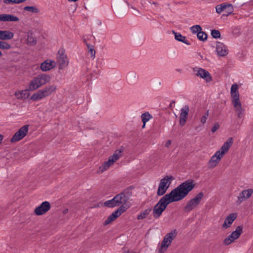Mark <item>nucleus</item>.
Listing matches in <instances>:
<instances>
[{
  "instance_id": "1",
  "label": "nucleus",
  "mask_w": 253,
  "mask_h": 253,
  "mask_svg": "<svg viewBox=\"0 0 253 253\" xmlns=\"http://www.w3.org/2000/svg\"><path fill=\"white\" fill-rule=\"evenodd\" d=\"M194 187L195 183L193 180H187L178 185L169 193L166 194L154 207L153 216L156 218H159L169 203L182 200Z\"/></svg>"
},
{
  "instance_id": "2",
  "label": "nucleus",
  "mask_w": 253,
  "mask_h": 253,
  "mask_svg": "<svg viewBox=\"0 0 253 253\" xmlns=\"http://www.w3.org/2000/svg\"><path fill=\"white\" fill-rule=\"evenodd\" d=\"M232 143L233 138L231 137L224 143L219 150L216 151L215 154L211 156L208 163L209 169H212L218 165L224 155L228 151Z\"/></svg>"
},
{
  "instance_id": "3",
  "label": "nucleus",
  "mask_w": 253,
  "mask_h": 253,
  "mask_svg": "<svg viewBox=\"0 0 253 253\" xmlns=\"http://www.w3.org/2000/svg\"><path fill=\"white\" fill-rule=\"evenodd\" d=\"M51 80L50 75L46 74H39L34 77L29 82L28 90L33 91L40 88L42 86L49 83Z\"/></svg>"
},
{
  "instance_id": "4",
  "label": "nucleus",
  "mask_w": 253,
  "mask_h": 253,
  "mask_svg": "<svg viewBox=\"0 0 253 253\" xmlns=\"http://www.w3.org/2000/svg\"><path fill=\"white\" fill-rule=\"evenodd\" d=\"M57 89V85L54 84L46 85L43 88L34 93L31 96V99L33 101L41 100L51 95L52 93H55Z\"/></svg>"
},
{
  "instance_id": "5",
  "label": "nucleus",
  "mask_w": 253,
  "mask_h": 253,
  "mask_svg": "<svg viewBox=\"0 0 253 253\" xmlns=\"http://www.w3.org/2000/svg\"><path fill=\"white\" fill-rule=\"evenodd\" d=\"M177 235L176 230H173L170 232L168 233L164 238L162 241L161 247L158 250L159 253H164L170 245L172 241L174 239Z\"/></svg>"
},
{
  "instance_id": "6",
  "label": "nucleus",
  "mask_w": 253,
  "mask_h": 253,
  "mask_svg": "<svg viewBox=\"0 0 253 253\" xmlns=\"http://www.w3.org/2000/svg\"><path fill=\"white\" fill-rule=\"evenodd\" d=\"M174 178L172 176H166L160 181L157 194L158 196L163 195L167 191Z\"/></svg>"
},
{
  "instance_id": "7",
  "label": "nucleus",
  "mask_w": 253,
  "mask_h": 253,
  "mask_svg": "<svg viewBox=\"0 0 253 253\" xmlns=\"http://www.w3.org/2000/svg\"><path fill=\"white\" fill-rule=\"evenodd\" d=\"M204 196L202 192L197 194L195 197L188 201L184 208V211L189 212L195 208L200 203Z\"/></svg>"
},
{
  "instance_id": "8",
  "label": "nucleus",
  "mask_w": 253,
  "mask_h": 253,
  "mask_svg": "<svg viewBox=\"0 0 253 253\" xmlns=\"http://www.w3.org/2000/svg\"><path fill=\"white\" fill-rule=\"evenodd\" d=\"M57 62L59 65V70H63L68 67L69 64V59L65 53L63 49L59 50L56 55Z\"/></svg>"
},
{
  "instance_id": "9",
  "label": "nucleus",
  "mask_w": 253,
  "mask_h": 253,
  "mask_svg": "<svg viewBox=\"0 0 253 253\" xmlns=\"http://www.w3.org/2000/svg\"><path fill=\"white\" fill-rule=\"evenodd\" d=\"M28 125H25L21 127L10 139L11 143L17 142L22 139L27 134L28 131Z\"/></svg>"
},
{
  "instance_id": "10",
  "label": "nucleus",
  "mask_w": 253,
  "mask_h": 253,
  "mask_svg": "<svg viewBox=\"0 0 253 253\" xmlns=\"http://www.w3.org/2000/svg\"><path fill=\"white\" fill-rule=\"evenodd\" d=\"M126 211L125 207H120L116 211L113 212L103 223V225L106 226L114 221L123 212Z\"/></svg>"
},
{
  "instance_id": "11",
  "label": "nucleus",
  "mask_w": 253,
  "mask_h": 253,
  "mask_svg": "<svg viewBox=\"0 0 253 253\" xmlns=\"http://www.w3.org/2000/svg\"><path fill=\"white\" fill-rule=\"evenodd\" d=\"M194 71L197 76L203 79L207 83H209L211 81L212 78L211 74L207 70L203 68H197L194 69Z\"/></svg>"
},
{
  "instance_id": "12",
  "label": "nucleus",
  "mask_w": 253,
  "mask_h": 253,
  "mask_svg": "<svg viewBox=\"0 0 253 253\" xmlns=\"http://www.w3.org/2000/svg\"><path fill=\"white\" fill-rule=\"evenodd\" d=\"M50 208V203L47 201H44L35 209L34 212L37 215H42L46 213Z\"/></svg>"
},
{
  "instance_id": "13",
  "label": "nucleus",
  "mask_w": 253,
  "mask_h": 253,
  "mask_svg": "<svg viewBox=\"0 0 253 253\" xmlns=\"http://www.w3.org/2000/svg\"><path fill=\"white\" fill-rule=\"evenodd\" d=\"M189 112V107L188 105H185L180 110L179 116V124L183 126L188 118V113Z\"/></svg>"
},
{
  "instance_id": "14",
  "label": "nucleus",
  "mask_w": 253,
  "mask_h": 253,
  "mask_svg": "<svg viewBox=\"0 0 253 253\" xmlns=\"http://www.w3.org/2000/svg\"><path fill=\"white\" fill-rule=\"evenodd\" d=\"M114 201H116L118 207H124V205L126 204L128 201V197L124 193H121L114 197Z\"/></svg>"
},
{
  "instance_id": "15",
  "label": "nucleus",
  "mask_w": 253,
  "mask_h": 253,
  "mask_svg": "<svg viewBox=\"0 0 253 253\" xmlns=\"http://www.w3.org/2000/svg\"><path fill=\"white\" fill-rule=\"evenodd\" d=\"M253 193L252 189H248L243 190L238 197L237 203L241 204L242 202L249 198Z\"/></svg>"
},
{
  "instance_id": "16",
  "label": "nucleus",
  "mask_w": 253,
  "mask_h": 253,
  "mask_svg": "<svg viewBox=\"0 0 253 253\" xmlns=\"http://www.w3.org/2000/svg\"><path fill=\"white\" fill-rule=\"evenodd\" d=\"M216 51L220 56H225L228 53V49L223 43L217 42L216 43Z\"/></svg>"
},
{
  "instance_id": "17",
  "label": "nucleus",
  "mask_w": 253,
  "mask_h": 253,
  "mask_svg": "<svg viewBox=\"0 0 253 253\" xmlns=\"http://www.w3.org/2000/svg\"><path fill=\"white\" fill-rule=\"evenodd\" d=\"M56 66V63L54 60H47L41 64V69L46 72L54 68Z\"/></svg>"
},
{
  "instance_id": "18",
  "label": "nucleus",
  "mask_w": 253,
  "mask_h": 253,
  "mask_svg": "<svg viewBox=\"0 0 253 253\" xmlns=\"http://www.w3.org/2000/svg\"><path fill=\"white\" fill-rule=\"evenodd\" d=\"M226 9H229L228 14H231L232 13L233 8L231 4H226L225 3H223L218 4L215 7L216 12L218 14L224 11Z\"/></svg>"
},
{
  "instance_id": "19",
  "label": "nucleus",
  "mask_w": 253,
  "mask_h": 253,
  "mask_svg": "<svg viewBox=\"0 0 253 253\" xmlns=\"http://www.w3.org/2000/svg\"><path fill=\"white\" fill-rule=\"evenodd\" d=\"M19 19L18 17L11 14H0V21L2 22H18Z\"/></svg>"
},
{
  "instance_id": "20",
  "label": "nucleus",
  "mask_w": 253,
  "mask_h": 253,
  "mask_svg": "<svg viewBox=\"0 0 253 253\" xmlns=\"http://www.w3.org/2000/svg\"><path fill=\"white\" fill-rule=\"evenodd\" d=\"M237 218V214L235 213H230L225 219L222 224V227L227 228L230 227L231 225Z\"/></svg>"
},
{
  "instance_id": "21",
  "label": "nucleus",
  "mask_w": 253,
  "mask_h": 253,
  "mask_svg": "<svg viewBox=\"0 0 253 253\" xmlns=\"http://www.w3.org/2000/svg\"><path fill=\"white\" fill-rule=\"evenodd\" d=\"M28 91H30V90H28V87L26 89L16 91L14 95L18 99L25 100L30 96V93Z\"/></svg>"
},
{
  "instance_id": "22",
  "label": "nucleus",
  "mask_w": 253,
  "mask_h": 253,
  "mask_svg": "<svg viewBox=\"0 0 253 253\" xmlns=\"http://www.w3.org/2000/svg\"><path fill=\"white\" fill-rule=\"evenodd\" d=\"M14 34L9 31L0 30V40L2 41L9 40L13 39Z\"/></svg>"
},
{
  "instance_id": "23",
  "label": "nucleus",
  "mask_w": 253,
  "mask_h": 253,
  "mask_svg": "<svg viewBox=\"0 0 253 253\" xmlns=\"http://www.w3.org/2000/svg\"><path fill=\"white\" fill-rule=\"evenodd\" d=\"M172 33L174 35L175 40H176L178 41L181 42L186 44H190V43L188 42L185 37L182 36L180 33L175 32L174 31H172Z\"/></svg>"
},
{
  "instance_id": "24",
  "label": "nucleus",
  "mask_w": 253,
  "mask_h": 253,
  "mask_svg": "<svg viewBox=\"0 0 253 253\" xmlns=\"http://www.w3.org/2000/svg\"><path fill=\"white\" fill-rule=\"evenodd\" d=\"M242 233L243 227L242 226H238L236 227V230L233 231L230 235L237 240L240 237Z\"/></svg>"
},
{
  "instance_id": "25",
  "label": "nucleus",
  "mask_w": 253,
  "mask_h": 253,
  "mask_svg": "<svg viewBox=\"0 0 253 253\" xmlns=\"http://www.w3.org/2000/svg\"><path fill=\"white\" fill-rule=\"evenodd\" d=\"M152 118L149 112H145L141 115V118L143 123L142 128H144L146 123Z\"/></svg>"
},
{
  "instance_id": "26",
  "label": "nucleus",
  "mask_w": 253,
  "mask_h": 253,
  "mask_svg": "<svg viewBox=\"0 0 253 253\" xmlns=\"http://www.w3.org/2000/svg\"><path fill=\"white\" fill-rule=\"evenodd\" d=\"M152 211V209L149 208L143 211H141V213L137 216V219L138 220H141L146 218L147 216L150 214Z\"/></svg>"
},
{
  "instance_id": "27",
  "label": "nucleus",
  "mask_w": 253,
  "mask_h": 253,
  "mask_svg": "<svg viewBox=\"0 0 253 253\" xmlns=\"http://www.w3.org/2000/svg\"><path fill=\"white\" fill-rule=\"evenodd\" d=\"M112 165L108 163V161L104 162L101 166H100L97 170L98 173H102L105 170H107Z\"/></svg>"
},
{
  "instance_id": "28",
  "label": "nucleus",
  "mask_w": 253,
  "mask_h": 253,
  "mask_svg": "<svg viewBox=\"0 0 253 253\" xmlns=\"http://www.w3.org/2000/svg\"><path fill=\"white\" fill-rule=\"evenodd\" d=\"M23 9L26 11L30 12L33 13H38L40 12L39 8L36 6H25Z\"/></svg>"
},
{
  "instance_id": "29",
  "label": "nucleus",
  "mask_w": 253,
  "mask_h": 253,
  "mask_svg": "<svg viewBox=\"0 0 253 253\" xmlns=\"http://www.w3.org/2000/svg\"><path fill=\"white\" fill-rule=\"evenodd\" d=\"M104 206L109 208L118 207L116 201H114V198L111 200L106 201L104 202Z\"/></svg>"
},
{
  "instance_id": "30",
  "label": "nucleus",
  "mask_w": 253,
  "mask_h": 253,
  "mask_svg": "<svg viewBox=\"0 0 253 253\" xmlns=\"http://www.w3.org/2000/svg\"><path fill=\"white\" fill-rule=\"evenodd\" d=\"M236 239H235L231 235H229L227 238H226L223 241V244L225 245H229L233 242H234Z\"/></svg>"
},
{
  "instance_id": "31",
  "label": "nucleus",
  "mask_w": 253,
  "mask_h": 253,
  "mask_svg": "<svg viewBox=\"0 0 253 253\" xmlns=\"http://www.w3.org/2000/svg\"><path fill=\"white\" fill-rule=\"evenodd\" d=\"M11 47V45L7 42H4L3 41H0V49L3 50H8L10 49Z\"/></svg>"
},
{
  "instance_id": "32",
  "label": "nucleus",
  "mask_w": 253,
  "mask_h": 253,
  "mask_svg": "<svg viewBox=\"0 0 253 253\" xmlns=\"http://www.w3.org/2000/svg\"><path fill=\"white\" fill-rule=\"evenodd\" d=\"M123 148H121L119 149L116 150L113 155V157L115 158V159L118 160L119 158H120L122 157V153H123Z\"/></svg>"
},
{
  "instance_id": "33",
  "label": "nucleus",
  "mask_w": 253,
  "mask_h": 253,
  "mask_svg": "<svg viewBox=\"0 0 253 253\" xmlns=\"http://www.w3.org/2000/svg\"><path fill=\"white\" fill-rule=\"evenodd\" d=\"M198 39L202 41H205L207 39L208 36L206 33L202 31V30L197 34Z\"/></svg>"
},
{
  "instance_id": "34",
  "label": "nucleus",
  "mask_w": 253,
  "mask_h": 253,
  "mask_svg": "<svg viewBox=\"0 0 253 253\" xmlns=\"http://www.w3.org/2000/svg\"><path fill=\"white\" fill-rule=\"evenodd\" d=\"M233 104L236 113L240 111H244V109L242 107L241 102L233 103Z\"/></svg>"
},
{
  "instance_id": "35",
  "label": "nucleus",
  "mask_w": 253,
  "mask_h": 253,
  "mask_svg": "<svg viewBox=\"0 0 253 253\" xmlns=\"http://www.w3.org/2000/svg\"><path fill=\"white\" fill-rule=\"evenodd\" d=\"M27 43L30 45H34L36 43V41L32 34H28L27 39Z\"/></svg>"
},
{
  "instance_id": "36",
  "label": "nucleus",
  "mask_w": 253,
  "mask_h": 253,
  "mask_svg": "<svg viewBox=\"0 0 253 253\" xmlns=\"http://www.w3.org/2000/svg\"><path fill=\"white\" fill-rule=\"evenodd\" d=\"M26 0H3V2L5 4H14V3H20L24 1H25Z\"/></svg>"
},
{
  "instance_id": "37",
  "label": "nucleus",
  "mask_w": 253,
  "mask_h": 253,
  "mask_svg": "<svg viewBox=\"0 0 253 253\" xmlns=\"http://www.w3.org/2000/svg\"><path fill=\"white\" fill-rule=\"evenodd\" d=\"M232 98V103H235L237 102H240V101L239 100V92L233 93V94H231Z\"/></svg>"
},
{
  "instance_id": "38",
  "label": "nucleus",
  "mask_w": 253,
  "mask_h": 253,
  "mask_svg": "<svg viewBox=\"0 0 253 253\" xmlns=\"http://www.w3.org/2000/svg\"><path fill=\"white\" fill-rule=\"evenodd\" d=\"M190 30L193 34H198V32H200L202 30V28L200 25H196L191 27Z\"/></svg>"
},
{
  "instance_id": "39",
  "label": "nucleus",
  "mask_w": 253,
  "mask_h": 253,
  "mask_svg": "<svg viewBox=\"0 0 253 253\" xmlns=\"http://www.w3.org/2000/svg\"><path fill=\"white\" fill-rule=\"evenodd\" d=\"M89 52L90 54V57L94 59L95 57V51L93 48V46L89 44H86Z\"/></svg>"
},
{
  "instance_id": "40",
  "label": "nucleus",
  "mask_w": 253,
  "mask_h": 253,
  "mask_svg": "<svg viewBox=\"0 0 253 253\" xmlns=\"http://www.w3.org/2000/svg\"><path fill=\"white\" fill-rule=\"evenodd\" d=\"M209 115V110H207L205 114L201 118L200 122L202 124L206 123Z\"/></svg>"
},
{
  "instance_id": "41",
  "label": "nucleus",
  "mask_w": 253,
  "mask_h": 253,
  "mask_svg": "<svg viewBox=\"0 0 253 253\" xmlns=\"http://www.w3.org/2000/svg\"><path fill=\"white\" fill-rule=\"evenodd\" d=\"M211 35L213 38L215 39L219 38L220 37V32L217 30H212L211 32Z\"/></svg>"
},
{
  "instance_id": "42",
  "label": "nucleus",
  "mask_w": 253,
  "mask_h": 253,
  "mask_svg": "<svg viewBox=\"0 0 253 253\" xmlns=\"http://www.w3.org/2000/svg\"><path fill=\"white\" fill-rule=\"evenodd\" d=\"M238 85L237 84H233L231 88V94H233V93L238 92Z\"/></svg>"
},
{
  "instance_id": "43",
  "label": "nucleus",
  "mask_w": 253,
  "mask_h": 253,
  "mask_svg": "<svg viewBox=\"0 0 253 253\" xmlns=\"http://www.w3.org/2000/svg\"><path fill=\"white\" fill-rule=\"evenodd\" d=\"M219 127L220 126L218 123H215L211 129V132L212 133L215 132L217 129H219Z\"/></svg>"
},
{
  "instance_id": "44",
  "label": "nucleus",
  "mask_w": 253,
  "mask_h": 253,
  "mask_svg": "<svg viewBox=\"0 0 253 253\" xmlns=\"http://www.w3.org/2000/svg\"><path fill=\"white\" fill-rule=\"evenodd\" d=\"M115 159V158L113 157V155L111 156L108 159V163H110L112 165L115 162L117 161Z\"/></svg>"
},
{
  "instance_id": "45",
  "label": "nucleus",
  "mask_w": 253,
  "mask_h": 253,
  "mask_svg": "<svg viewBox=\"0 0 253 253\" xmlns=\"http://www.w3.org/2000/svg\"><path fill=\"white\" fill-rule=\"evenodd\" d=\"M244 111H240L237 112V116L239 118H242L244 117Z\"/></svg>"
},
{
  "instance_id": "46",
  "label": "nucleus",
  "mask_w": 253,
  "mask_h": 253,
  "mask_svg": "<svg viewBox=\"0 0 253 253\" xmlns=\"http://www.w3.org/2000/svg\"><path fill=\"white\" fill-rule=\"evenodd\" d=\"M171 144V141L170 140H168L167 141L166 143L165 144V146L167 148L169 147V146Z\"/></svg>"
},
{
  "instance_id": "47",
  "label": "nucleus",
  "mask_w": 253,
  "mask_h": 253,
  "mask_svg": "<svg viewBox=\"0 0 253 253\" xmlns=\"http://www.w3.org/2000/svg\"><path fill=\"white\" fill-rule=\"evenodd\" d=\"M3 139V135L0 134V144L1 143Z\"/></svg>"
},
{
  "instance_id": "48",
  "label": "nucleus",
  "mask_w": 253,
  "mask_h": 253,
  "mask_svg": "<svg viewBox=\"0 0 253 253\" xmlns=\"http://www.w3.org/2000/svg\"><path fill=\"white\" fill-rule=\"evenodd\" d=\"M225 12L227 13V14H224V15H228L229 14H228V11H229V9H226V10H225Z\"/></svg>"
},
{
  "instance_id": "49",
  "label": "nucleus",
  "mask_w": 253,
  "mask_h": 253,
  "mask_svg": "<svg viewBox=\"0 0 253 253\" xmlns=\"http://www.w3.org/2000/svg\"><path fill=\"white\" fill-rule=\"evenodd\" d=\"M2 55V52L0 51V57H1Z\"/></svg>"
},
{
  "instance_id": "50",
  "label": "nucleus",
  "mask_w": 253,
  "mask_h": 253,
  "mask_svg": "<svg viewBox=\"0 0 253 253\" xmlns=\"http://www.w3.org/2000/svg\"><path fill=\"white\" fill-rule=\"evenodd\" d=\"M176 70H177V71H178V72H181V70H180V69H177Z\"/></svg>"
},
{
  "instance_id": "51",
  "label": "nucleus",
  "mask_w": 253,
  "mask_h": 253,
  "mask_svg": "<svg viewBox=\"0 0 253 253\" xmlns=\"http://www.w3.org/2000/svg\"><path fill=\"white\" fill-rule=\"evenodd\" d=\"M135 11H136V13H138L139 12V11H137V10H135Z\"/></svg>"
},
{
  "instance_id": "52",
  "label": "nucleus",
  "mask_w": 253,
  "mask_h": 253,
  "mask_svg": "<svg viewBox=\"0 0 253 253\" xmlns=\"http://www.w3.org/2000/svg\"><path fill=\"white\" fill-rule=\"evenodd\" d=\"M153 3H154V4H156V2H154Z\"/></svg>"
}]
</instances>
